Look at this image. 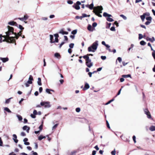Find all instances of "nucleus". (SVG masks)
I'll use <instances>...</instances> for the list:
<instances>
[{
  "label": "nucleus",
  "mask_w": 155,
  "mask_h": 155,
  "mask_svg": "<svg viewBox=\"0 0 155 155\" xmlns=\"http://www.w3.org/2000/svg\"><path fill=\"white\" fill-rule=\"evenodd\" d=\"M103 8L102 6H97L94 7L93 12L97 16L99 17H102V15L100 14L102 13V11L103 10Z\"/></svg>",
  "instance_id": "nucleus-1"
},
{
  "label": "nucleus",
  "mask_w": 155,
  "mask_h": 155,
  "mask_svg": "<svg viewBox=\"0 0 155 155\" xmlns=\"http://www.w3.org/2000/svg\"><path fill=\"white\" fill-rule=\"evenodd\" d=\"M83 57L85 59L86 65L88 68H90L93 65V64L91 61V60L89 59V57L86 56H84Z\"/></svg>",
  "instance_id": "nucleus-2"
},
{
  "label": "nucleus",
  "mask_w": 155,
  "mask_h": 155,
  "mask_svg": "<svg viewBox=\"0 0 155 155\" xmlns=\"http://www.w3.org/2000/svg\"><path fill=\"white\" fill-rule=\"evenodd\" d=\"M6 35H3V37L5 38V39L3 40V41H6L8 43H9V41L11 39H12V37H10L9 36L12 34L11 32H9L8 31L5 32Z\"/></svg>",
  "instance_id": "nucleus-3"
},
{
  "label": "nucleus",
  "mask_w": 155,
  "mask_h": 155,
  "mask_svg": "<svg viewBox=\"0 0 155 155\" xmlns=\"http://www.w3.org/2000/svg\"><path fill=\"white\" fill-rule=\"evenodd\" d=\"M97 41H96L94 42L93 43L92 45L88 48V50L89 51L94 52V50H95L97 49L98 46Z\"/></svg>",
  "instance_id": "nucleus-4"
},
{
  "label": "nucleus",
  "mask_w": 155,
  "mask_h": 155,
  "mask_svg": "<svg viewBox=\"0 0 155 155\" xmlns=\"http://www.w3.org/2000/svg\"><path fill=\"white\" fill-rule=\"evenodd\" d=\"M40 104L42 106H44L45 108H48L51 107L49 102H42Z\"/></svg>",
  "instance_id": "nucleus-5"
},
{
  "label": "nucleus",
  "mask_w": 155,
  "mask_h": 155,
  "mask_svg": "<svg viewBox=\"0 0 155 155\" xmlns=\"http://www.w3.org/2000/svg\"><path fill=\"white\" fill-rule=\"evenodd\" d=\"M15 37H13L12 39H11V40H10L9 41V43H15V45H16V43L15 41V40L14 39V38H16L17 39H18L19 38V36H18L17 35H15Z\"/></svg>",
  "instance_id": "nucleus-6"
},
{
  "label": "nucleus",
  "mask_w": 155,
  "mask_h": 155,
  "mask_svg": "<svg viewBox=\"0 0 155 155\" xmlns=\"http://www.w3.org/2000/svg\"><path fill=\"white\" fill-rule=\"evenodd\" d=\"M81 4V3L79 1H77L76 4H74V5L73 6V8H74L76 10H79L80 9L79 5Z\"/></svg>",
  "instance_id": "nucleus-7"
},
{
  "label": "nucleus",
  "mask_w": 155,
  "mask_h": 155,
  "mask_svg": "<svg viewBox=\"0 0 155 155\" xmlns=\"http://www.w3.org/2000/svg\"><path fill=\"white\" fill-rule=\"evenodd\" d=\"M7 28L8 29V32H12V34H14L15 35H17V33L15 32H14V28L12 27H11L9 26H8Z\"/></svg>",
  "instance_id": "nucleus-8"
},
{
  "label": "nucleus",
  "mask_w": 155,
  "mask_h": 155,
  "mask_svg": "<svg viewBox=\"0 0 155 155\" xmlns=\"http://www.w3.org/2000/svg\"><path fill=\"white\" fill-rule=\"evenodd\" d=\"M145 114L147 115V117L148 118H151V116L150 114V112L148 110L147 108H146L144 110Z\"/></svg>",
  "instance_id": "nucleus-9"
},
{
  "label": "nucleus",
  "mask_w": 155,
  "mask_h": 155,
  "mask_svg": "<svg viewBox=\"0 0 155 155\" xmlns=\"http://www.w3.org/2000/svg\"><path fill=\"white\" fill-rule=\"evenodd\" d=\"M8 24L11 25H15L16 26L18 27V25L16 22L14 21H11L8 23Z\"/></svg>",
  "instance_id": "nucleus-10"
},
{
  "label": "nucleus",
  "mask_w": 155,
  "mask_h": 155,
  "mask_svg": "<svg viewBox=\"0 0 155 155\" xmlns=\"http://www.w3.org/2000/svg\"><path fill=\"white\" fill-rule=\"evenodd\" d=\"M146 39L147 41H150L151 42H153L155 41V38L154 37H152L151 38H149V37H147L146 38Z\"/></svg>",
  "instance_id": "nucleus-11"
},
{
  "label": "nucleus",
  "mask_w": 155,
  "mask_h": 155,
  "mask_svg": "<svg viewBox=\"0 0 155 155\" xmlns=\"http://www.w3.org/2000/svg\"><path fill=\"white\" fill-rule=\"evenodd\" d=\"M22 128L24 130H26V131L27 133H28L29 132V130L30 129V127H28L27 126L25 125Z\"/></svg>",
  "instance_id": "nucleus-12"
},
{
  "label": "nucleus",
  "mask_w": 155,
  "mask_h": 155,
  "mask_svg": "<svg viewBox=\"0 0 155 155\" xmlns=\"http://www.w3.org/2000/svg\"><path fill=\"white\" fill-rule=\"evenodd\" d=\"M90 87V86L89 84L87 83H85V85L84 88H83V90L85 91L87 90V89L89 88Z\"/></svg>",
  "instance_id": "nucleus-13"
},
{
  "label": "nucleus",
  "mask_w": 155,
  "mask_h": 155,
  "mask_svg": "<svg viewBox=\"0 0 155 155\" xmlns=\"http://www.w3.org/2000/svg\"><path fill=\"white\" fill-rule=\"evenodd\" d=\"M13 139L14 140V142L16 143H18V140L17 139V136L15 134H14L13 135Z\"/></svg>",
  "instance_id": "nucleus-14"
},
{
  "label": "nucleus",
  "mask_w": 155,
  "mask_h": 155,
  "mask_svg": "<svg viewBox=\"0 0 155 155\" xmlns=\"http://www.w3.org/2000/svg\"><path fill=\"white\" fill-rule=\"evenodd\" d=\"M59 33H61L62 34V35H68V32L67 31H64L63 29H61V30L59 32Z\"/></svg>",
  "instance_id": "nucleus-15"
},
{
  "label": "nucleus",
  "mask_w": 155,
  "mask_h": 155,
  "mask_svg": "<svg viewBox=\"0 0 155 155\" xmlns=\"http://www.w3.org/2000/svg\"><path fill=\"white\" fill-rule=\"evenodd\" d=\"M0 59L2 60L3 62H5L8 60V58H0Z\"/></svg>",
  "instance_id": "nucleus-16"
},
{
  "label": "nucleus",
  "mask_w": 155,
  "mask_h": 155,
  "mask_svg": "<svg viewBox=\"0 0 155 155\" xmlns=\"http://www.w3.org/2000/svg\"><path fill=\"white\" fill-rule=\"evenodd\" d=\"M54 57L55 58H57L58 59H60L61 57V56L60 54L59 53H55L54 54Z\"/></svg>",
  "instance_id": "nucleus-17"
},
{
  "label": "nucleus",
  "mask_w": 155,
  "mask_h": 155,
  "mask_svg": "<svg viewBox=\"0 0 155 155\" xmlns=\"http://www.w3.org/2000/svg\"><path fill=\"white\" fill-rule=\"evenodd\" d=\"M146 14L144 13L143 15L140 16V18L143 21H144V20L145 18V15Z\"/></svg>",
  "instance_id": "nucleus-18"
},
{
  "label": "nucleus",
  "mask_w": 155,
  "mask_h": 155,
  "mask_svg": "<svg viewBox=\"0 0 155 155\" xmlns=\"http://www.w3.org/2000/svg\"><path fill=\"white\" fill-rule=\"evenodd\" d=\"M51 91H52L53 92L54 91L53 90L48 88L46 89V92L48 93L49 94H51V93L50 92Z\"/></svg>",
  "instance_id": "nucleus-19"
},
{
  "label": "nucleus",
  "mask_w": 155,
  "mask_h": 155,
  "mask_svg": "<svg viewBox=\"0 0 155 155\" xmlns=\"http://www.w3.org/2000/svg\"><path fill=\"white\" fill-rule=\"evenodd\" d=\"M38 85L40 86H41L42 85L41 79L40 78H38Z\"/></svg>",
  "instance_id": "nucleus-20"
},
{
  "label": "nucleus",
  "mask_w": 155,
  "mask_h": 155,
  "mask_svg": "<svg viewBox=\"0 0 155 155\" xmlns=\"http://www.w3.org/2000/svg\"><path fill=\"white\" fill-rule=\"evenodd\" d=\"M94 4L93 3H92L91 4L89 5V8L91 10H92L93 9H94Z\"/></svg>",
  "instance_id": "nucleus-21"
},
{
  "label": "nucleus",
  "mask_w": 155,
  "mask_h": 155,
  "mask_svg": "<svg viewBox=\"0 0 155 155\" xmlns=\"http://www.w3.org/2000/svg\"><path fill=\"white\" fill-rule=\"evenodd\" d=\"M53 36L52 35H50V42L51 43H54V41H53Z\"/></svg>",
  "instance_id": "nucleus-22"
},
{
  "label": "nucleus",
  "mask_w": 155,
  "mask_h": 155,
  "mask_svg": "<svg viewBox=\"0 0 155 155\" xmlns=\"http://www.w3.org/2000/svg\"><path fill=\"white\" fill-rule=\"evenodd\" d=\"M149 129L151 131H154L155 130V126H152L150 127Z\"/></svg>",
  "instance_id": "nucleus-23"
},
{
  "label": "nucleus",
  "mask_w": 155,
  "mask_h": 155,
  "mask_svg": "<svg viewBox=\"0 0 155 155\" xmlns=\"http://www.w3.org/2000/svg\"><path fill=\"white\" fill-rule=\"evenodd\" d=\"M45 138L46 137L45 136H43L41 135L38 138V140H41Z\"/></svg>",
  "instance_id": "nucleus-24"
},
{
  "label": "nucleus",
  "mask_w": 155,
  "mask_h": 155,
  "mask_svg": "<svg viewBox=\"0 0 155 155\" xmlns=\"http://www.w3.org/2000/svg\"><path fill=\"white\" fill-rule=\"evenodd\" d=\"M122 77L123 78L131 77V75L130 74L123 75L122 76Z\"/></svg>",
  "instance_id": "nucleus-25"
},
{
  "label": "nucleus",
  "mask_w": 155,
  "mask_h": 155,
  "mask_svg": "<svg viewBox=\"0 0 155 155\" xmlns=\"http://www.w3.org/2000/svg\"><path fill=\"white\" fill-rule=\"evenodd\" d=\"M146 19L148 21H150L151 22L152 20V18L150 16H149L148 17H147L146 18Z\"/></svg>",
  "instance_id": "nucleus-26"
},
{
  "label": "nucleus",
  "mask_w": 155,
  "mask_h": 155,
  "mask_svg": "<svg viewBox=\"0 0 155 155\" xmlns=\"http://www.w3.org/2000/svg\"><path fill=\"white\" fill-rule=\"evenodd\" d=\"M140 44L142 45H146V42L144 41H140Z\"/></svg>",
  "instance_id": "nucleus-27"
},
{
  "label": "nucleus",
  "mask_w": 155,
  "mask_h": 155,
  "mask_svg": "<svg viewBox=\"0 0 155 155\" xmlns=\"http://www.w3.org/2000/svg\"><path fill=\"white\" fill-rule=\"evenodd\" d=\"M4 110H5L6 111L8 112V113H12L11 111L8 107H5V108Z\"/></svg>",
  "instance_id": "nucleus-28"
},
{
  "label": "nucleus",
  "mask_w": 155,
  "mask_h": 155,
  "mask_svg": "<svg viewBox=\"0 0 155 155\" xmlns=\"http://www.w3.org/2000/svg\"><path fill=\"white\" fill-rule=\"evenodd\" d=\"M28 16L27 15H25L23 17V19L24 21L26 20L28 18Z\"/></svg>",
  "instance_id": "nucleus-29"
},
{
  "label": "nucleus",
  "mask_w": 155,
  "mask_h": 155,
  "mask_svg": "<svg viewBox=\"0 0 155 155\" xmlns=\"http://www.w3.org/2000/svg\"><path fill=\"white\" fill-rule=\"evenodd\" d=\"M17 117H18V118L19 121H21L22 119V117L19 115H17Z\"/></svg>",
  "instance_id": "nucleus-30"
},
{
  "label": "nucleus",
  "mask_w": 155,
  "mask_h": 155,
  "mask_svg": "<svg viewBox=\"0 0 155 155\" xmlns=\"http://www.w3.org/2000/svg\"><path fill=\"white\" fill-rule=\"evenodd\" d=\"M107 21L112 22L114 21V20L111 18L107 17Z\"/></svg>",
  "instance_id": "nucleus-31"
},
{
  "label": "nucleus",
  "mask_w": 155,
  "mask_h": 155,
  "mask_svg": "<svg viewBox=\"0 0 155 155\" xmlns=\"http://www.w3.org/2000/svg\"><path fill=\"white\" fill-rule=\"evenodd\" d=\"M91 28H92V27H91V25H89L87 27V29L89 31H92L93 30H91Z\"/></svg>",
  "instance_id": "nucleus-32"
},
{
  "label": "nucleus",
  "mask_w": 155,
  "mask_h": 155,
  "mask_svg": "<svg viewBox=\"0 0 155 155\" xmlns=\"http://www.w3.org/2000/svg\"><path fill=\"white\" fill-rule=\"evenodd\" d=\"M34 143L35 144V147H34L35 149H37L38 147V143L36 142Z\"/></svg>",
  "instance_id": "nucleus-33"
},
{
  "label": "nucleus",
  "mask_w": 155,
  "mask_h": 155,
  "mask_svg": "<svg viewBox=\"0 0 155 155\" xmlns=\"http://www.w3.org/2000/svg\"><path fill=\"white\" fill-rule=\"evenodd\" d=\"M90 15H87L85 14L84 13L82 14V17L83 18H84V17H90Z\"/></svg>",
  "instance_id": "nucleus-34"
},
{
  "label": "nucleus",
  "mask_w": 155,
  "mask_h": 155,
  "mask_svg": "<svg viewBox=\"0 0 155 155\" xmlns=\"http://www.w3.org/2000/svg\"><path fill=\"white\" fill-rule=\"evenodd\" d=\"M77 33V30H74L73 31L71 32V34L74 35L76 34Z\"/></svg>",
  "instance_id": "nucleus-35"
},
{
  "label": "nucleus",
  "mask_w": 155,
  "mask_h": 155,
  "mask_svg": "<svg viewBox=\"0 0 155 155\" xmlns=\"http://www.w3.org/2000/svg\"><path fill=\"white\" fill-rule=\"evenodd\" d=\"M74 43H71L69 45V47L70 48H73L74 47Z\"/></svg>",
  "instance_id": "nucleus-36"
},
{
  "label": "nucleus",
  "mask_w": 155,
  "mask_h": 155,
  "mask_svg": "<svg viewBox=\"0 0 155 155\" xmlns=\"http://www.w3.org/2000/svg\"><path fill=\"white\" fill-rule=\"evenodd\" d=\"M76 153V151H74L72 152H71L70 154V155H75Z\"/></svg>",
  "instance_id": "nucleus-37"
},
{
  "label": "nucleus",
  "mask_w": 155,
  "mask_h": 155,
  "mask_svg": "<svg viewBox=\"0 0 155 155\" xmlns=\"http://www.w3.org/2000/svg\"><path fill=\"white\" fill-rule=\"evenodd\" d=\"M120 16L122 17L124 20H126L127 19V17L123 15H120Z\"/></svg>",
  "instance_id": "nucleus-38"
},
{
  "label": "nucleus",
  "mask_w": 155,
  "mask_h": 155,
  "mask_svg": "<svg viewBox=\"0 0 155 155\" xmlns=\"http://www.w3.org/2000/svg\"><path fill=\"white\" fill-rule=\"evenodd\" d=\"M19 28L20 30H21V31L23 30L24 28L22 25H19Z\"/></svg>",
  "instance_id": "nucleus-39"
},
{
  "label": "nucleus",
  "mask_w": 155,
  "mask_h": 155,
  "mask_svg": "<svg viewBox=\"0 0 155 155\" xmlns=\"http://www.w3.org/2000/svg\"><path fill=\"white\" fill-rule=\"evenodd\" d=\"M29 80L31 81L33 80V77L32 75H30L29 78Z\"/></svg>",
  "instance_id": "nucleus-40"
},
{
  "label": "nucleus",
  "mask_w": 155,
  "mask_h": 155,
  "mask_svg": "<svg viewBox=\"0 0 155 155\" xmlns=\"http://www.w3.org/2000/svg\"><path fill=\"white\" fill-rule=\"evenodd\" d=\"M22 31H20L17 34V35L19 36H21V32Z\"/></svg>",
  "instance_id": "nucleus-41"
},
{
  "label": "nucleus",
  "mask_w": 155,
  "mask_h": 155,
  "mask_svg": "<svg viewBox=\"0 0 155 155\" xmlns=\"http://www.w3.org/2000/svg\"><path fill=\"white\" fill-rule=\"evenodd\" d=\"M58 124H56L53 127L52 129L53 130V129H55L58 126Z\"/></svg>",
  "instance_id": "nucleus-42"
},
{
  "label": "nucleus",
  "mask_w": 155,
  "mask_h": 155,
  "mask_svg": "<svg viewBox=\"0 0 155 155\" xmlns=\"http://www.w3.org/2000/svg\"><path fill=\"white\" fill-rule=\"evenodd\" d=\"M111 154L112 155H115L116 154V151L115 149L111 152Z\"/></svg>",
  "instance_id": "nucleus-43"
},
{
  "label": "nucleus",
  "mask_w": 155,
  "mask_h": 155,
  "mask_svg": "<svg viewBox=\"0 0 155 155\" xmlns=\"http://www.w3.org/2000/svg\"><path fill=\"white\" fill-rule=\"evenodd\" d=\"M75 18L77 19H82V18H83L82 17V16H76L75 17Z\"/></svg>",
  "instance_id": "nucleus-44"
},
{
  "label": "nucleus",
  "mask_w": 155,
  "mask_h": 155,
  "mask_svg": "<svg viewBox=\"0 0 155 155\" xmlns=\"http://www.w3.org/2000/svg\"><path fill=\"white\" fill-rule=\"evenodd\" d=\"M67 3L70 4H72L73 3V2L71 0H69L67 1Z\"/></svg>",
  "instance_id": "nucleus-45"
},
{
  "label": "nucleus",
  "mask_w": 155,
  "mask_h": 155,
  "mask_svg": "<svg viewBox=\"0 0 155 155\" xmlns=\"http://www.w3.org/2000/svg\"><path fill=\"white\" fill-rule=\"evenodd\" d=\"M143 38V36L142 35V34H139V39H142Z\"/></svg>",
  "instance_id": "nucleus-46"
},
{
  "label": "nucleus",
  "mask_w": 155,
  "mask_h": 155,
  "mask_svg": "<svg viewBox=\"0 0 155 155\" xmlns=\"http://www.w3.org/2000/svg\"><path fill=\"white\" fill-rule=\"evenodd\" d=\"M152 55L155 60V51H153L152 53Z\"/></svg>",
  "instance_id": "nucleus-47"
},
{
  "label": "nucleus",
  "mask_w": 155,
  "mask_h": 155,
  "mask_svg": "<svg viewBox=\"0 0 155 155\" xmlns=\"http://www.w3.org/2000/svg\"><path fill=\"white\" fill-rule=\"evenodd\" d=\"M111 31H115V27L114 26H113L110 28Z\"/></svg>",
  "instance_id": "nucleus-48"
},
{
  "label": "nucleus",
  "mask_w": 155,
  "mask_h": 155,
  "mask_svg": "<svg viewBox=\"0 0 155 155\" xmlns=\"http://www.w3.org/2000/svg\"><path fill=\"white\" fill-rule=\"evenodd\" d=\"M81 109L79 107L77 108L76 109V111L77 112H79L80 111Z\"/></svg>",
  "instance_id": "nucleus-49"
},
{
  "label": "nucleus",
  "mask_w": 155,
  "mask_h": 155,
  "mask_svg": "<svg viewBox=\"0 0 155 155\" xmlns=\"http://www.w3.org/2000/svg\"><path fill=\"white\" fill-rule=\"evenodd\" d=\"M3 142L2 140L1 137H0V146H2Z\"/></svg>",
  "instance_id": "nucleus-50"
},
{
  "label": "nucleus",
  "mask_w": 155,
  "mask_h": 155,
  "mask_svg": "<svg viewBox=\"0 0 155 155\" xmlns=\"http://www.w3.org/2000/svg\"><path fill=\"white\" fill-rule=\"evenodd\" d=\"M133 141H134V143H136V137L134 135L132 137Z\"/></svg>",
  "instance_id": "nucleus-51"
},
{
  "label": "nucleus",
  "mask_w": 155,
  "mask_h": 155,
  "mask_svg": "<svg viewBox=\"0 0 155 155\" xmlns=\"http://www.w3.org/2000/svg\"><path fill=\"white\" fill-rule=\"evenodd\" d=\"M97 24L96 22H94L92 24V26L94 27H95L97 25Z\"/></svg>",
  "instance_id": "nucleus-52"
},
{
  "label": "nucleus",
  "mask_w": 155,
  "mask_h": 155,
  "mask_svg": "<svg viewBox=\"0 0 155 155\" xmlns=\"http://www.w3.org/2000/svg\"><path fill=\"white\" fill-rule=\"evenodd\" d=\"M114 24L117 27H118L119 26L118 23L117 21H116L114 22Z\"/></svg>",
  "instance_id": "nucleus-53"
},
{
  "label": "nucleus",
  "mask_w": 155,
  "mask_h": 155,
  "mask_svg": "<svg viewBox=\"0 0 155 155\" xmlns=\"http://www.w3.org/2000/svg\"><path fill=\"white\" fill-rule=\"evenodd\" d=\"M21 135L22 136H25L26 135V134L24 132H22L21 133Z\"/></svg>",
  "instance_id": "nucleus-54"
},
{
  "label": "nucleus",
  "mask_w": 155,
  "mask_h": 155,
  "mask_svg": "<svg viewBox=\"0 0 155 155\" xmlns=\"http://www.w3.org/2000/svg\"><path fill=\"white\" fill-rule=\"evenodd\" d=\"M31 116L32 118H35L36 117L35 115L34 114H31Z\"/></svg>",
  "instance_id": "nucleus-55"
},
{
  "label": "nucleus",
  "mask_w": 155,
  "mask_h": 155,
  "mask_svg": "<svg viewBox=\"0 0 155 155\" xmlns=\"http://www.w3.org/2000/svg\"><path fill=\"white\" fill-rule=\"evenodd\" d=\"M33 114L35 115L37 114V112L36 110H34L33 112Z\"/></svg>",
  "instance_id": "nucleus-56"
},
{
  "label": "nucleus",
  "mask_w": 155,
  "mask_h": 155,
  "mask_svg": "<svg viewBox=\"0 0 155 155\" xmlns=\"http://www.w3.org/2000/svg\"><path fill=\"white\" fill-rule=\"evenodd\" d=\"M117 60L120 63L122 61L121 58L120 57H118L117 58Z\"/></svg>",
  "instance_id": "nucleus-57"
},
{
  "label": "nucleus",
  "mask_w": 155,
  "mask_h": 155,
  "mask_svg": "<svg viewBox=\"0 0 155 155\" xmlns=\"http://www.w3.org/2000/svg\"><path fill=\"white\" fill-rule=\"evenodd\" d=\"M64 43V42H61V43L60 45L59 46V48H61L62 46V45H63Z\"/></svg>",
  "instance_id": "nucleus-58"
},
{
  "label": "nucleus",
  "mask_w": 155,
  "mask_h": 155,
  "mask_svg": "<svg viewBox=\"0 0 155 155\" xmlns=\"http://www.w3.org/2000/svg\"><path fill=\"white\" fill-rule=\"evenodd\" d=\"M10 98H9L8 99H7L6 101H5V103L6 104H8V103L9 102H10Z\"/></svg>",
  "instance_id": "nucleus-59"
},
{
  "label": "nucleus",
  "mask_w": 155,
  "mask_h": 155,
  "mask_svg": "<svg viewBox=\"0 0 155 155\" xmlns=\"http://www.w3.org/2000/svg\"><path fill=\"white\" fill-rule=\"evenodd\" d=\"M114 99H112L110 101H108V102H107V104H110L111 102L113 101L114 100Z\"/></svg>",
  "instance_id": "nucleus-60"
},
{
  "label": "nucleus",
  "mask_w": 155,
  "mask_h": 155,
  "mask_svg": "<svg viewBox=\"0 0 155 155\" xmlns=\"http://www.w3.org/2000/svg\"><path fill=\"white\" fill-rule=\"evenodd\" d=\"M39 128L40 130H42V129H43V125H42V124H41V125H40V126H39Z\"/></svg>",
  "instance_id": "nucleus-61"
},
{
  "label": "nucleus",
  "mask_w": 155,
  "mask_h": 155,
  "mask_svg": "<svg viewBox=\"0 0 155 155\" xmlns=\"http://www.w3.org/2000/svg\"><path fill=\"white\" fill-rule=\"evenodd\" d=\"M151 23V21H147L145 23V24L146 25H149Z\"/></svg>",
  "instance_id": "nucleus-62"
},
{
  "label": "nucleus",
  "mask_w": 155,
  "mask_h": 155,
  "mask_svg": "<svg viewBox=\"0 0 155 155\" xmlns=\"http://www.w3.org/2000/svg\"><path fill=\"white\" fill-rule=\"evenodd\" d=\"M101 58L102 59V60H105L106 59V56H101Z\"/></svg>",
  "instance_id": "nucleus-63"
},
{
  "label": "nucleus",
  "mask_w": 155,
  "mask_h": 155,
  "mask_svg": "<svg viewBox=\"0 0 155 155\" xmlns=\"http://www.w3.org/2000/svg\"><path fill=\"white\" fill-rule=\"evenodd\" d=\"M54 43L56 42H58V38H55V41H54Z\"/></svg>",
  "instance_id": "nucleus-64"
}]
</instances>
